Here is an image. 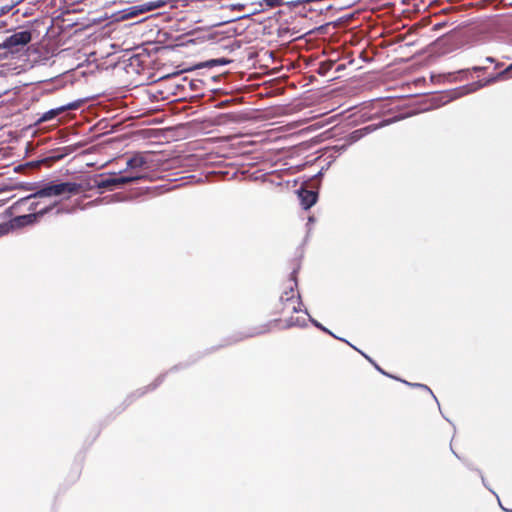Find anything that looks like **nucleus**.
Returning a JSON list of instances; mask_svg holds the SVG:
<instances>
[{
	"instance_id": "obj_1",
	"label": "nucleus",
	"mask_w": 512,
	"mask_h": 512,
	"mask_svg": "<svg viewBox=\"0 0 512 512\" xmlns=\"http://www.w3.org/2000/svg\"><path fill=\"white\" fill-rule=\"evenodd\" d=\"M11 209L19 214L9 221L13 230L32 224V194L14 202Z\"/></svg>"
},
{
	"instance_id": "obj_2",
	"label": "nucleus",
	"mask_w": 512,
	"mask_h": 512,
	"mask_svg": "<svg viewBox=\"0 0 512 512\" xmlns=\"http://www.w3.org/2000/svg\"><path fill=\"white\" fill-rule=\"evenodd\" d=\"M29 31H20L7 37L0 43V59L19 53L31 40Z\"/></svg>"
},
{
	"instance_id": "obj_3",
	"label": "nucleus",
	"mask_w": 512,
	"mask_h": 512,
	"mask_svg": "<svg viewBox=\"0 0 512 512\" xmlns=\"http://www.w3.org/2000/svg\"><path fill=\"white\" fill-rule=\"evenodd\" d=\"M80 188V184L73 182L51 183L38 190L34 187V199L60 195H72L78 193Z\"/></svg>"
},
{
	"instance_id": "obj_4",
	"label": "nucleus",
	"mask_w": 512,
	"mask_h": 512,
	"mask_svg": "<svg viewBox=\"0 0 512 512\" xmlns=\"http://www.w3.org/2000/svg\"><path fill=\"white\" fill-rule=\"evenodd\" d=\"M280 305L279 312L282 314H292L301 311L303 304L299 290H284L280 296Z\"/></svg>"
},
{
	"instance_id": "obj_5",
	"label": "nucleus",
	"mask_w": 512,
	"mask_h": 512,
	"mask_svg": "<svg viewBox=\"0 0 512 512\" xmlns=\"http://www.w3.org/2000/svg\"><path fill=\"white\" fill-rule=\"evenodd\" d=\"M142 178L141 175L136 174H129L126 176H112L106 179H102L96 183V186L99 189H109L112 190L116 187H121L123 185H126L128 183L136 182Z\"/></svg>"
},
{
	"instance_id": "obj_6",
	"label": "nucleus",
	"mask_w": 512,
	"mask_h": 512,
	"mask_svg": "<svg viewBox=\"0 0 512 512\" xmlns=\"http://www.w3.org/2000/svg\"><path fill=\"white\" fill-rule=\"evenodd\" d=\"M165 5L163 0L148 1L138 5H134L128 9V16L134 17L149 11L159 9Z\"/></svg>"
},
{
	"instance_id": "obj_7",
	"label": "nucleus",
	"mask_w": 512,
	"mask_h": 512,
	"mask_svg": "<svg viewBox=\"0 0 512 512\" xmlns=\"http://www.w3.org/2000/svg\"><path fill=\"white\" fill-rule=\"evenodd\" d=\"M148 154L147 153H136L127 160V169H130L131 174L139 175L138 171L142 169H148Z\"/></svg>"
},
{
	"instance_id": "obj_8",
	"label": "nucleus",
	"mask_w": 512,
	"mask_h": 512,
	"mask_svg": "<svg viewBox=\"0 0 512 512\" xmlns=\"http://www.w3.org/2000/svg\"><path fill=\"white\" fill-rule=\"evenodd\" d=\"M54 51L46 48L44 45L39 44L38 46H34V67L36 65H45L48 61L53 57Z\"/></svg>"
},
{
	"instance_id": "obj_9",
	"label": "nucleus",
	"mask_w": 512,
	"mask_h": 512,
	"mask_svg": "<svg viewBox=\"0 0 512 512\" xmlns=\"http://www.w3.org/2000/svg\"><path fill=\"white\" fill-rule=\"evenodd\" d=\"M512 77V64L508 66L505 70L500 72L497 76L487 79L485 82H475L467 87V92H474L478 90L479 88L484 87L485 85H488L490 83H493L494 81L498 79H508Z\"/></svg>"
},
{
	"instance_id": "obj_10",
	"label": "nucleus",
	"mask_w": 512,
	"mask_h": 512,
	"mask_svg": "<svg viewBox=\"0 0 512 512\" xmlns=\"http://www.w3.org/2000/svg\"><path fill=\"white\" fill-rule=\"evenodd\" d=\"M298 196L301 205L305 210L311 208L317 202L318 198V194L316 191L307 190L305 188H300L298 190Z\"/></svg>"
},
{
	"instance_id": "obj_11",
	"label": "nucleus",
	"mask_w": 512,
	"mask_h": 512,
	"mask_svg": "<svg viewBox=\"0 0 512 512\" xmlns=\"http://www.w3.org/2000/svg\"><path fill=\"white\" fill-rule=\"evenodd\" d=\"M64 110H65V107H60V108L51 109L45 113H42L41 116L34 122V128L42 122H46L51 119H54L59 113H61Z\"/></svg>"
},
{
	"instance_id": "obj_12",
	"label": "nucleus",
	"mask_w": 512,
	"mask_h": 512,
	"mask_svg": "<svg viewBox=\"0 0 512 512\" xmlns=\"http://www.w3.org/2000/svg\"><path fill=\"white\" fill-rule=\"evenodd\" d=\"M377 129V126H374V125H369V126H366L364 128H361V129H358V130H355L351 135H350V140L351 142H356L358 141L359 139H361L363 136L369 134L370 132H373Z\"/></svg>"
},
{
	"instance_id": "obj_13",
	"label": "nucleus",
	"mask_w": 512,
	"mask_h": 512,
	"mask_svg": "<svg viewBox=\"0 0 512 512\" xmlns=\"http://www.w3.org/2000/svg\"><path fill=\"white\" fill-rule=\"evenodd\" d=\"M280 324H281L280 319H274L272 321H269L267 324L264 325L263 329L260 330V333L269 332L276 327H280Z\"/></svg>"
},
{
	"instance_id": "obj_14",
	"label": "nucleus",
	"mask_w": 512,
	"mask_h": 512,
	"mask_svg": "<svg viewBox=\"0 0 512 512\" xmlns=\"http://www.w3.org/2000/svg\"><path fill=\"white\" fill-rule=\"evenodd\" d=\"M50 209H51V206H47V207L38 209V203H34V214H33L34 221H36L38 217L43 216Z\"/></svg>"
},
{
	"instance_id": "obj_15",
	"label": "nucleus",
	"mask_w": 512,
	"mask_h": 512,
	"mask_svg": "<svg viewBox=\"0 0 512 512\" xmlns=\"http://www.w3.org/2000/svg\"><path fill=\"white\" fill-rule=\"evenodd\" d=\"M12 230L13 229L10 222L0 223V237L8 234Z\"/></svg>"
},
{
	"instance_id": "obj_16",
	"label": "nucleus",
	"mask_w": 512,
	"mask_h": 512,
	"mask_svg": "<svg viewBox=\"0 0 512 512\" xmlns=\"http://www.w3.org/2000/svg\"><path fill=\"white\" fill-rule=\"evenodd\" d=\"M228 63H229V60L224 59V58L213 59V60H210L209 62H207V66L212 67V66H216V65H225Z\"/></svg>"
},
{
	"instance_id": "obj_17",
	"label": "nucleus",
	"mask_w": 512,
	"mask_h": 512,
	"mask_svg": "<svg viewBox=\"0 0 512 512\" xmlns=\"http://www.w3.org/2000/svg\"><path fill=\"white\" fill-rule=\"evenodd\" d=\"M266 6L275 7L282 3L283 0H263Z\"/></svg>"
},
{
	"instance_id": "obj_18",
	"label": "nucleus",
	"mask_w": 512,
	"mask_h": 512,
	"mask_svg": "<svg viewBox=\"0 0 512 512\" xmlns=\"http://www.w3.org/2000/svg\"><path fill=\"white\" fill-rule=\"evenodd\" d=\"M14 4H10V5H4L0 8V16L8 13L12 8H13Z\"/></svg>"
},
{
	"instance_id": "obj_19",
	"label": "nucleus",
	"mask_w": 512,
	"mask_h": 512,
	"mask_svg": "<svg viewBox=\"0 0 512 512\" xmlns=\"http://www.w3.org/2000/svg\"><path fill=\"white\" fill-rule=\"evenodd\" d=\"M47 80L46 79H40L38 80L37 82H34V93L36 92V90L38 88H40V86L45 83Z\"/></svg>"
},
{
	"instance_id": "obj_20",
	"label": "nucleus",
	"mask_w": 512,
	"mask_h": 512,
	"mask_svg": "<svg viewBox=\"0 0 512 512\" xmlns=\"http://www.w3.org/2000/svg\"><path fill=\"white\" fill-rule=\"evenodd\" d=\"M46 161H47V159L34 160V162H33L34 169L40 167Z\"/></svg>"
},
{
	"instance_id": "obj_21",
	"label": "nucleus",
	"mask_w": 512,
	"mask_h": 512,
	"mask_svg": "<svg viewBox=\"0 0 512 512\" xmlns=\"http://www.w3.org/2000/svg\"><path fill=\"white\" fill-rule=\"evenodd\" d=\"M331 64L329 66L322 65L319 69V73L324 75L330 68Z\"/></svg>"
},
{
	"instance_id": "obj_22",
	"label": "nucleus",
	"mask_w": 512,
	"mask_h": 512,
	"mask_svg": "<svg viewBox=\"0 0 512 512\" xmlns=\"http://www.w3.org/2000/svg\"><path fill=\"white\" fill-rule=\"evenodd\" d=\"M413 386H416V387H419V388H423V389H426V390H429V388L424 385V384H412Z\"/></svg>"
},
{
	"instance_id": "obj_23",
	"label": "nucleus",
	"mask_w": 512,
	"mask_h": 512,
	"mask_svg": "<svg viewBox=\"0 0 512 512\" xmlns=\"http://www.w3.org/2000/svg\"><path fill=\"white\" fill-rule=\"evenodd\" d=\"M376 369L380 371L384 375H388L386 372H384L378 365H375Z\"/></svg>"
},
{
	"instance_id": "obj_24",
	"label": "nucleus",
	"mask_w": 512,
	"mask_h": 512,
	"mask_svg": "<svg viewBox=\"0 0 512 512\" xmlns=\"http://www.w3.org/2000/svg\"><path fill=\"white\" fill-rule=\"evenodd\" d=\"M316 326L321 328L323 331L328 332V330L326 328L322 327L320 324L317 323Z\"/></svg>"
},
{
	"instance_id": "obj_25",
	"label": "nucleus",
	"mask_w": 512,
	"mask_h": 512,
	"mask_svg": "<svg viewBox=\"0 0 512 512\" xmlns=\"http://www.w3.org/2000/svg\"><path fill=\"white\" fill-rule=\"evenodd\" d=\"M75 107H76V105H74V104H70V105L67 106V108H69V109L75 108Z\"/></svg>"
},
{
	"instance_id": "obj_26",
	"label": "nucleus",
	"mask_w": 512,
	"mask_h": 512,
	"mask_svg": "<svg viewBox=\"0 0 512 512\" xmlns=\"http://www.w3.org/2000/svg\"><path fill=\"white\" fill-rule=\"evenodd\" d=\"M34 25H36V26H37V28L39 27L38 20H34Z\"/></svg>"
},
{
	"instance_id": "obj_27",
	"label": "nucleus",
	"mask_w": 512,
	"mask_h": 512,
	"mask_svg": "<svg viewBox=\"0 0 512 512\" xmlns=\"http://www.w3.org/2000/svg\"><path fill=\"white\" fill-rule=\"evenodd\" d=\"M487 61H488V62H493L494 60H493V58L488 57V58H487Z\"/></svg>"
},
{
	"instance_id": "obj_28",
	"label": "nucleus",
	"mask_w": 512,
	"mask_h": 512,
	"mask_svg": "<svg viewBox=\"0 0 512 512\" xmlns=\"http://www.w3.org/2000/svg\"><path fill=\"white\" fill-rule=\"evenodd\" d=\"M322 176V172H319L315 177H321Z\"/></svg>"
},
{
	"instance_id": "obj_29",
	"label": "nucleus",
	"mask_w": 512,
	"mask_h": 512,
	"mask_svg": "<svg viewBox=\"0 0 512 512\" xmlns=\"http://www.w3.org/2000/svg\"><path fill=\"white\" fill-rule=\"evenodd\" d=\"M510 512H512V510Z\"/></svg>"
}]
</instances>
